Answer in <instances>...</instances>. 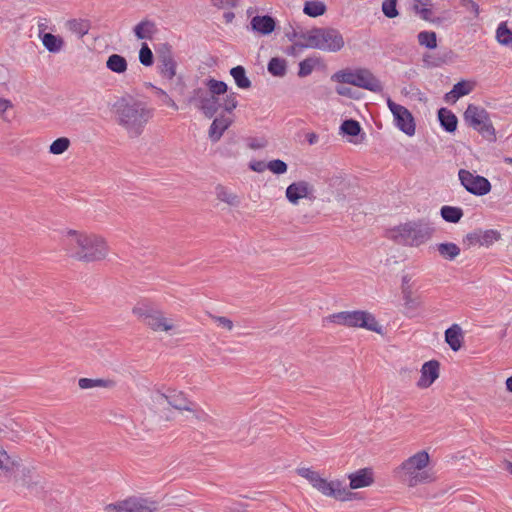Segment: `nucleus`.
<instances>
[{
    "instance_id": "f257e3e1",
    "label": "nucleus",
    "mask_w": 512,
    "mask_h": 512,
    "mask_svg": "<svg viewBox=\"0 0 512 512\" xmlns=\"http://www.w3.org/2000/svg\"><path fill=\"white\" fill-rule=\"evenodd\" d=\"M298 475L305 478L313 488L321 494L332 497L340 501H349L352 499L353 493L350 489H359L370 486L373 479V472L370 468H363L348 475L350 481L349 488L344 485L343 481L331 480L323 478L317 471L311 468H298Z\"/></svg>"
},
{
    "instance_id": "f03ea898",
    "label": "nucleus",
    "mask_w": 512,
    "mask_h": 512,
    "mask_svg": "<svg viewBox=\"0 0 512 512\" xmlns=\"http://www.w3.org/2000/svg\"><path fill=\"white\" fill-rule=\"evenodd\" d=\"M63 243L67 253L77 260L97 261L107 254L104 239L96 234L69 230L63 237Z\"/></svg>"
},
{
    "instance_id": "7ed1b4c3",
    "label": "nucleus",
    "mask_w": 512,
    "mask_h": 512,
    "mask_svg": "<svg viewBox=\"0 0 512 512\" xmlns=\"http://www.w3.org/2000/svg\"><path fill=\"white\" fill-rule=\"evenodd\" d=\"M291 43L284 48L288 55L296 56L305 48H314L326 52H337L345 42L341 34H287Z\"/></svg>"
},
{
    "instance_id": "20e7f679",
    "label": "nucleus",
    "mask_w": 512,
    "mask_h": 512,
    "mask_svg": "<svg viewBox=\"0 0 512 512\" xmlns=\"http://www.w3.org/2000/svg\"><path fill=\"white\" fill-rule=\"evenodd\" d=\"M429 461V454L425 450L419 451L394 470L395 476L409 487L429 483L434 479L433 474L426 469Z\"/></svg>"
},
{
    "instance_id": "39448f33",
    "label": "nucleus",
    "mask_w": 512,
    "mask_h": 512,
    "mask_svg": "<svg viewBox=\"0 0 512 512\" xmlns=\"http://www.w3.org/2000/svg\"><path fill=\"white\" fill-rule=\"evenodd\" d=\"M152 117V110L142 102H125L117 106V121L130 137L139 136Z\"/></svg>"
},
{
    "instance_id": "423d86ee",
    "label": "nucleus",
    "mask_w": 512,
    "mask_h": 512,
    "mask_svg": "<svg viewBox=\"0 0 512 512\" xmlns=\"http://www.w3.org/2000/svg\"><path fill=\"white\" fill-rule=\"evenodd\" d=\"M433 234V228L426 222H407L392 230V238L399 244L419 246L428 241Z\"/></svg>"
},
{
    "instance_id": "0eeeda50",
    "label": "nucleus",
    "mask_w": 512,
    "mask_h": 512,
    "mask_svg": "<svg viewBox=\"0 0 512 512\" xmlns=\"http://www.w3.org/2000/svg\"><path fill=\"white\" fill-rule=\"evenodd\" d=\"M335 324L347 327L365 328L369 331L380 332L381 327L375 317L367 311H342L329 316Z\"/></svg>"
},
{
    "instance_id": "6e6552de",
    "label": "nucleus",
    "mask_w": 512,
    "mask_h": 512,
    "mask_svg": "<svg viewBox=\"0 0 512 512\" xmlns=\"http://www.w3.org/2000/svg\"><path fill=\"white\" fill-rule=\"evenodd\" d=\"M464 119L470 127L477 130L483 137L488 140L495 139V129L488 112L484 108L469 104L464 112Z\"/></svg>"
},
{
    "instance_id": "1a4fd4ad",
    "label": "nucleus",
    "mask_w": 512,
    "mask_h": 512,
    "mask_svg": "<svg viewBox=\"0 0 512 512\" xmlns=\"http://www.w3.org/2000/svg\"><path fill=\"white\" fill-rule=\"evenodd\" d=\"M152 399L156 404L159 405H164L167 403L175 409L193 412L195 413V416L201 420H206L208 417L205 412L198 410L196 405L189 401L183 392L180 391L168 390L167 393H161L158 391L153 393Z\"/></svg>"
},
{
    "instance_id": "9d476101",
    "label": "nucleus",
    "mask_w": 512,
    "mask_h": 512,
    "mask_svg": "<svg viewBox=\"0 0 512 512\" xmlns=\"http://www.w3.org/2000/svg\"><path fill=\"white\" fill-rule=\"evenodd\" d=\"M387 106L392 113L394 125L404 134L411 137L415 135L416 123L412 113L404 106L387 98Z\"/></svg>"
},
{
    "instance_id": "9b49d317",
    "label": "nucleus",
    "mask_w": 512,
    "mask_h": 512,
    "mask_svg": "<svg viewBox=\"0 0 512 512\" xmlns=\"http://www.w3.org/2000/svg\"><path fill=\"white\" fill-rule=\"evenodd\" d=\"M106 512H155L158 510V503L148 498L130 497L115 504H109Z\"/></svg>"
},
{
    "instance_id": "f8f14e48",
    "label": "nucleus",
    "mask_w": 512,
    "mask_h": 512,
    "mask_svg": "<svg viewBox=\"0 0 512 512\" xmlns=\"http://www.w3.org/2000/svg\"><path fill=\"white\" fill-rule=\"evenodd\" d=\"M458 178L461 185L471 194L484 196L491 190L489 180L466 169L458 171Z\"/></svg>"
},
{
    "instance_id": "ddd939ff",
    "label": "nucleus",
    "mask_w": 512,
    "mask_h": 512,
    "mask_svg": "<svg viewBox=\"0 0 512 512\" xmlns=\"http://www.w3.org/2000/svg\"><path fill=\"white\" fill-rule=\"evenodd\" d=\"M285 196L291 204L297 205L301 199L314 200L315 188L308 181H296L286 188Z\"/></svg>"
},
{
    "instance_id": "4468645a",
    "label": "nucleus",
    "mask_w": 512,
    "mask_h": 512,
    "mask_svg": "<svg viewBox=\"0 0 512 512\" xmlns=\"http://www.w3.org/2000/svg\"><path fill=\"white\" fill-rule=\"evenodd\" d=\"M197 108H199L206 117H213L221 107L220 98L214 96L206 90L199 89L195 91L193 98Z\"/></svg>"
},
{
    "instance_id": "2eb2a0df",
    "label": "nucleus",
    "mask_w": 512,
    "mask_h": 512,
    "mask_svg": "<svg viewBox=\"0 0 512 512\" xmlns=\"http://www.w3.org/2000/svg\"><path fill=\"white\" fill-rule=\"evenodd\" d=\"M354 86L371 92L383 90L381 81L370 70L364 68H357Z\"/></svg>"
},
{
    "instance_id": "dca6fc26",
    "label": "nucleus",
    "mask_w": 512,
    "mask_h": 512,
    "mask_svg": "<svg viewBox=\"0 0 512 512\" xmlns=\"http://www.w3.org/2000/svg\"><path fill=\"white\" fill-rule=\"evenodd\" d=\"M420 372L421 376L417 386L421 389L428 388L439 377V363L435 360L425 362Z\"/></svg>"
},
{
    "instance_id": "f3484780",
    "label": "nucleus",
    "mask_w": 512,
    "mask_h": 512,
    "mask_svg": "<svg viewBox=\"0 0 512 512\" xmlns=\"http://www.w3.org/2000/svg\"><path fill=\"white\" fill-rule=\"evenodd\" d=\"M165 50L160 51L158 55V67L160 74L171 80L176 75V62L167 47Z\"/></svg>"
},
{
    "instance_id": "a211bd4d",
    "label": "nucleus",
    "mask_w": 512,
    "mask_h": 512,
    "mask_svg": "<svg viewBox=\"0 0 512 512\" xmlns=\"http://www.w3.org/2000/svg\"><path fill=\"white\" fill-rule=\"evenodd\" d=\"M144 323L154 331L168 332L175 327L173 320L164 317L162 312L158 310H155L151 315H148L147 320Z\"/></svg>"
},
{
    "instance_id": "6ab92c4d",
    "label": "nucleus",
    "mask_w": 512,
    "mask_h": 512,
    "mask_svg": "<svg viewBox=\"0 0 512 512\" xmlns=\"http://www.w3.org/2000/svg\"><path fill=\"white\" fill-rule=\"evenodd\" d=\"M445 341L453 351L461 349L464 341V333L458 324H453L445 331Z\"/></svg>"
},
{
    "instance_id": "aec40b11",
    "label": "nucleus",
    "mask_w": 512,
    "mask_h": 512,
    "mask_svg": "<svg viewBox=\"0 0 512 512\" xmlns=\"http://www.w3.org/2000/svg\"><path fill=\"white\" fill-rule=\"evenodd\" d=\"M474 89V83L470 81H460L456 83L452 90L445 95L447 102H456L460 97L468 95Z\"/></svg>"
},
{
    "instance_id": "412c9836",
    "label": "nucleus",
    "mask_w": 512,
    "mask_h": 512,
    "mask_svg": "<svg viewBox=\"0 0 512 512\" xmlns=\"http://www.w3.org/2000/svg\"><path fill=\"white\" fill-rule=\"evenodd\" d=\"M231 125V120L227 117L220 116L215 118L209 129V137L211 141L217 142L222 137L223 133Z\"/></svg>"
},
{
    "instance_id": "4be33fe9",
    "label": "nucleus",
    "mask_w": 512,
    "mask_h": 512,
    "mask_svg": "<svg viewBox=\"0 0 512 512\" xmlns=\"http://www.w3.org/2000/svg\"><path fill=\"white\" fill-rule=\"evenodd\" d=\"M251 28L254 32H274L275 20L269 16H255L251 20Z\"/></svg>"
},
{
    "instance_id": "5701e85b",
    "label": "nucleus",
    "mask_w": 512,
    "mask_h": 512,
    "mask_svg": "<svg viewBox=\"0 0 512 512\" xmlns=\"http://www.w3.org/2000/svg\"><path fill=\"white\" fill-rule=\"evenodd\" d=\"M44 47L51 53H58L64 46V40L58 34H38Z\"/></svg>"
},
{
    "instance_id": "b1692460",
    "label": "nucleus",
    "mask_w": 512,
    "mask_h": 512,
    "mask_svg": "<svg viewBox=\"0 0 512 512\" xmlns=\"http://www.w3.org/2000/svg\"><path fill=\"white\" fill-rule=\"evenodd\" d=\"M438 118L441 126L447 132H454L457 128V117L448 109L441 108L438 111Z\"/></svg>"
},
{
    "instance_id": "393cba45",
    "label": "nucleus",
    "mask_w": 512,
    "mask_h": 512,
    "mask_svg": "<svg viewBox=\"0 0 512 512\" xmlns=\"http://www.w3.org/2000/svg\"><path fill=\"white\" fill-rule=\"evenodd\" d=\"M106 67L114 73L122 74L126 72L128 64L123 56L119 54H112L106 61Z\"/></svg>"
},
{
    "instance_id": "a878e982",
    "label": "nucleus",
    "mask_w": 512,
    "mask_h": 512,
    "mask_svg": "<svg viewBox=\"0 0 512 512\" xmlns=\"http://www.w3.org/2000/svg\"><path fill=\"white\" fill-rule=\"evenodd\" d=\"M215 194L218 200L230 206H238L240 204L239 197L225 186L218 185L215 188Z\"/></svg>"
},
{
    "instance_id": "bb28decb",
    "label": "nucleus",
    "mask_w": 512,
    "mask_h": 512,
    "mask_svg": "<svg viewBox=\"0 0 512 512\" xmlns=\"http://www.w3.org/2000/svg\"><path fill=\"white\" fill-rule=\"evenodd\" d=\"M267 70L275 77H284L287 73V62L283 58L273 57L268 63Z\"/></svg>"
},
{
    "instance_id": "cd10ccee",
    "label": "nucleus",
    "mask_w": 512,
    "mask_h": 512,
    "mask_svg": "<svg viewBox=\"0 0 512 512\" xmlns=\"http://www.w3.org/2000/svg\"><path fill=\"white\" fill-rule=\"evenodd\" d=\"M78 385L81 389H91L96 387L112 388L115 386V382L110 379L80 378Z\"/></svg>"
},
{
    "instance_id": "c85d7f7f",
    "label": "nucleus",
    "mask_w": 512,
    "mask_h": 512,
    "mask_svg": "<svg viewBox=\"0 0 512 512\" xmlns=\"http://www.w3.org/2000/svg\"><path fill=\"white\" fill-rule=\"evenodd\" d=\"M357 69H342L331 76V80L337 83L350 84L354 86Z\"/></svg>"
},
{
    "instance_id": "c756f323",
    "label": "nucleus",
    "mask_w": 512,
    "mask_h": 512,
    "mask_svg": "<svg viewBox=\"0 0 512 512\" xmlns=\"http://www.w3.org/2000/svg\"><path fill=\"white\" fill-rule=\"evenodd\" d=\"M230 74L239 88L248 89L251 87V81L246 76L245 69L242 66L232 68Z\"/></svg>"
},
{
    "instance_id": "7c9ffc66",
    "label": "nucleus",
    "mask_w": 512,
    "mask_h": 512,
    "mask_svg": "<svg viewBox=\"0 0 512 512\" xmlns=\"http://www.w3.org/2000/svg\"><path fill=\"white\" fill-rule=\"evenodd\" d=\"M442 218L450 223H457L463 216V211L459 207L443 206L440 210Z\"/></svg>"
},
{
    "instance_id": "2f4dec72",
    "label": "nucleus",
    "mask_w": 512,
    "mask_h": 512,
    "mask_svg": "<svg viewBox=\"0 0 512 512\" xmlns=\"http://www.w3.org/2000/svg\"><path fill=\"white\" fill-rule=\"evenodd\" d=\"M326 5L322 1H307L303 12L310 17H318L325 13Z\"/></svg>"
},
{
    "instance_id": "473e14b6",
    "label": "nucleus",
    "mask_w": 512,
    "mask_h": 512,
    "mask_svg": "<svg viewBox=\"0 0 512 512\" xmlns=\"http://www.w3.org/2000/svg\"><path fill=\"white\" fill-rule=\"evenodd\" d=\"M437 250L448 260H453L460 254V248L455 243H440L437 245Z\"/></svg>"
},
{
    "instance_id": "72a5a7b5",
    "label": "nucleus",
    "mask_w": 512,
    "mask_h": 512,
    "mask_svg": "<svg viewBox=\"0 0 512 512\" xmlns=\"http://www.w3.org/2000/svg\"><path fill=\"white\" fill-rule=\"evenodd\" d=\"M155 309L153 306L146 301L138 302L132 309L135 316L141 319L143 322L147 320L148 315H151Z\"/></svg>"
},
{
    "instance_id": "f704fd0d",
    "label": "nucleus",
    "mask_w": 512,
    "mask_h": 512,
    "mask_svg": "<svg viewBox=\"0 0 512 512\" xmlns=\"http://www.w3.org/2000/svg\"><path fill=\"white\" fill-rule=\"evenodd\" d=\"M65 28L70 32H89V30L92 29V26L89 20L73 19L65 23Z\"/></svg>"
},
{
    "instance_id": "c9c22d12",
    "label": "nucleus",
    "mask_w": 512,
    "mask_h": 512,
    "mask_svg": "<svg viewBox=\"0 0 512 512\" xmlns=\"http://www.w3.org/2000/svg\"><path fill=\"white\" fill-rule=\"evenodd\" d=\"M500 233L497 230L489 229L480 233L478 243L481 246L489 247L500 239Z\"/></svg>"
},
{
    "instance_id": "e433bc0d",
    "label": "nucleus",
    "mask_w": 512,
    "mask_h": 512,
    "mask_svg": "<svg viewBox=\"0 0 512 512\" xmlns=\"http://www.w3.org/2000/svg\"><path fill=\"white\" fill-rule=\"evenodd\" d=\"M207 90L206 92L213 94L216 97H220L221 95L227 92V84L223 81H218L215 79H209L207 81Z\"/></svg>"
},
{
    "instance_id": "4c0bfd02",
    "label": "nucleus",
    "mask_w": 512,
    "mask_h": 512,
    "mask_svg": "<svg viewBox=\"0 0 512 512\" xmlns=\"http://www.w3.org/2000/svg\"><path fill=\"white\" fill-rule=\"evenodd\" d=\"M69 146L70 140L66 137H60L51 143L49 152L54 155H60L67 151Z\"/></svg>"
},
{
    "instance_id": "58836bf2",
    "label": "nucleus",
    "mask_w": 512,
    "mask_h": 512,
    "mask_svg": "<svg viewBox=\"0 0 512 512\" xmlns=\"http://www.w3.org/2000/svg\"><path fill=\"white\" fill-rule=\"evenodd\" d=\"M318 61L313 58H306L299 63L298 76L303 78L309 76L314 68L316 67Z\"/></svg>"
},
{
    "instance_id": "ea45409f",
    "label": "nucleus",
    "mask_w": 512,
    "mask_h": 512,
    "mask_svg": "<svg viewBox=\"0 0 512 512\" xmlns=\"http://www.w3.org/2000/svg\"><path fill=\"white\" fill-rule=\"evenodd\" d=\"M340 130L343 134L356 136L360 133L361 127L358 121L350 119L341 124Z\"/></svg>"
},
{
    "instance_id": "a19ab883",
    "label": "nucleus",
    "mask_w": 512,
    "mask_h": 512,
    "mask_svg": "<svg viewBox=\"0 0 512 512\" xmlns=\"http://www.w3.org/2000/svg\"><path fill=\"white\" fill-rule=\"evenodd\" d=\"M413 10L415 14L418 15L421 19L426 21H433L432 10L428 8L425 4L421 3L419 0H415Z\"/></svg>"
},
{
    "instance_id": "79ce46f5",
    "label": "nucleus",
    "mask_w": 512,
    "mask_h": 512,
    "mask_svg": "<svg viewBox=\"0 0 512 512\" xmlns=\"http://www.w3.org/2000/svg\"><path fill=\"white\" fill-rule=\"evenodd\" d=\"M15 461L0 446V471L8 472L15 466Z\"/></svg>"
},
{
    "instance_id": "37998d69",
    "label": "nucleus",
    "mask_w": 512,
    "mask_h": 512,
    "mask_svg": "<svg viewBox=\"0 0 512 512\" xmlns=\"http://www.w3.org/2000/svg\"><path fill=\"white\" fill-rule=\"evenodd\" d=\"M139 61L142 65L149 67L153 64V53L147 44H143L139 51Z\"/></svg>"
},
{
    "instance_id": "c03bdc74",
    "label": "nucleus",
    "mask_w": 512,
    "mask_h": 512,
    "mask_svg": "<svg viewBox=\"0 0 512 512\" xmlns=\"http://www.w3.org/2000/svg\"><path fill=\"white\" fill-rule=\"evenodd\" d=\"M242 0H211L212 6L217 9L229 10L240 6Z\"/></svg>"
},
{
    "instance_id": "a18cd8bd",
    "label": "nucleus",
    "mask_w": 512,
    "mask_h": 512,
    "mask_svg": "<svg viewBox=\"0 0 512 512\" xmlns=\"http://www.w3.org/2000/svg\"><path fill=\"white\" fill-rule=\"evenodd\" d=\"M267 169H269L274 174L280 175L287 172L288 166L284 161L275 159L267 163Z\"/></svg>"
},
{
    "instance_id": "49530a36",
    "label": "nucleus",
    "mask_w": 512,
    "mask_h": 512,
    "mask_svg": "<svg viewBox=\"0 0 512 512\" xmlns=\"http://www.w3.org/2000/svg\"><path fill=\"white\" fill-rule=\"evenodd\" d=\"M238 105L237 101V94L235 92L228 93L224 99L221 106L224 108L225 111L231 112L234 110Z\"/></svg>"
},
{
    "instance_id": "de8ad7c7",
    "label": "nucleus",
    "mask_w": 512,
    "mask_h": 512,
    "mask_svg": "<svg viewBox=\"0 0 512 512\" xmlns=\"http://www.w3.org/2000/svg\"><path fill=\"white\" fill-rule=\"evenodd\" d=\"M420 45L433 49L437 46L436 34H418Z\"/></svg>"
},
{
    "instance_id": "09e8293b",
    "label": "nucleus",
    "mask_w": 512,
    "mask_h": 512,
    "mask_svg": "<svg viewBox=\"0 0 512 512\" xmlns=\"http://www.w3.org/2000/svg\"><path fill=\"white\" fill-rule=\"evenodd\" d=\"M397 0H384L382 11L388 18H393L398 14L396 9Z\"/></svg>"
},
{
    "instance_id": "8fccbe9b",
    "label": "nucleus",
    "mask_w": 512,
    "mask_h": 512,
    "mask_svg": "<svg viewBox=\"0 0 512 512\" xmlns=\"http://www.w3.org/2000/svg\"><path fill=\"white\" fill-rule=\"evenodd\" d=\"M211 319L217 324L218 327L231 331L234 327L232 320L223 316L211 315Z\"/></svg>"
},
{
    "instance_id": "3c124183",
    "label": "nucleus",
    "mask_w": 512,
    "mask_h": 512,
    "mask_svg": "<svg viewBox=\"0 0 512 512\" xmlns=\"http://www.w3.org/2000/svg\"><path fill=\"white\" fill-rule=\"evenodd\" d=\"M12 102L6 98H0V118L5 122H10L7 111L12 108Z\"/></svg>"
},
{
    "instance_id": "603ef678",
    "label": "nucleus",
    "mask_w": 512,
    "mask_h": 512,
    "mask_svg": "<svg viewBox=\"0 0 512 512\" xmlns=\"http://www.w3.org/2000/svg\"><path fill=\"white\" fill-rule=\"evenodd\" d=\"M461 6L475 16L479 14V5L473 0H461Z\"/></svg>"
},
{
    "instance_id": "864d4df0",
    "label": "nucleus",
    "mask_w": 512,
    "mask_h": 512,
    "mask_svg": "<svg viewBox=\"0 0 512 512\" xmlns=\"http://www.w3.org/2000/svg\"><path fill=\"white\" fill-rule=\"evenodd\" d=\"M154 24L150 21H141L134 28L133 32H152Z\"/></svg>"
},
{
    "instance_id": "5fc2aeb1",
    "label": "nucleus",
    "mask_w": 512,
    "mask_h": 512,
    "mask_svg": "<svg viewBox=\"0 0 512 512\" xmlns=\"http://www.w3.org/2000/svg\"><path fill=\"white\" fill-rule=\"evenodd\" d=\"M402 296L404 303L407 307H413L414 306V299H413V293L412 288L408 289L407 287L405 289H402Z\"/></svg>"
},
{
    "instance_id": "6e6d98bb",
    "label": "nucleus",
    "mask_w": 512,
    "mask_h": 512,
    "mask_svg": "<svg viewBox=\"0 0 512 512\" xmlns=\"http://www.w3.org/2000/svg\"><path fill=\"white\" fill-rule=\"evenodd\" d=\"M496 39L501 45L512 49V34H496Z\"/></svg>"
},
{
    "instance_id": "4d7b16f0",
    "label": "nucleus",
    "mask_w": 512,
    "mask_h": 512,
    "mask_svg": "<svg viewBox=\"0 0 512 512\" xmlns=\"http://www.w3.org/2000/svg\"><path fill=\"white\" fill-rule=\"evenodd\" d=\"M49 23H50L49 20L46 18L37 19L38 32H45V30H47V29L54 30L55 27H50Z\"/></svg>"
},
{
    "instance_id": "13d9d810",
    "label": "nucleus",
    "mask_w": 512,
    "mask_h": 512,
    "mask_svg": "<svg viewBox=\"0 0 512 512\" xmlns=\"http://www.w3.org/2000/svg\"><path fill=\"white\" fill-rule=\"evenodd\" d=\"M249 167L255 172H263L267 169V164L263 161H252L250 162Z\"/></svg>"
},
{
    "instance_id": "bf43d9fd",
    "label": "nucleus",
    "mask_w": 512,
    "mask_h": 512,
    "mask_svg": "<svg viewBox=\"0 0 512 512\" xmlns=\"http://www.w3.org/2000/svg\"><path fill=\"white\" fill-rule=\"evenodd\" d=\"M411 280H412L411 275H409V274H404V275L402 276V279H401V281H402V283H401V290H402V289H405L406 287H407L408 289H411V288H412V286H411V284H410Z\"/></svg>"
},
{
    "instance_id": "052dcab7",
    "label": "nucleus",
    "mask_w": 512,
    "mask_h": 512,
    "mask_svg": "<svg viewBox=\"0 0 512 512\" xmlns=\"http://www.w3.org/2000/svg\"><path fill=\"white\" fill-rule=\"evenodd\" d=\"M159 93L161 94V96L163 97V101L168 105V106H171L173 108H177L175 102L162 90H159Z\"/></svg>"
},
{
    "instance_id": "680f3d73",
    "label": "nucleus",
    "mask_w": 512,
    "mask_h": 512,
    "mask_svg": "<svg viewBox=\"0 0 512 512\" xmlns=\"http://www.w3.org/2000/svg\"><path fill=\"white\" fill-rule=\"evenodd\" d=\"M336 92L341 96H351V89L346 86H339L336 88Z\"/></svg>"
},
{
    "instance_id": "e2e57ef3",
    "label": "nucleus",
    "mask_w": 512,
    "mask_h": 512,
    "mask_svg": "<svg viewBox=\"0 0 512 512\" xmlns=\"http://www.w3.org/2000/svg\"><path fill=\"white\" fill-rule=\"evenodd\" d=\"M306 139L310 145H314L318 142V135L314 132L308 133Z\"/></svg>"
},
{
    "instance_id": "0e129e2a",
    "label": "nucleus",
    "mask_w": 512,
    "mask_h": 512,
    "mask_svg": "<svg viewBox=\"0 0 512 512\" xmlns=\"http://www.w3.org/2000/svg\"><path fill=\"white\" fill-rule=\"evenodd\" d=\"M235 18V13L231 11H226L223 13V20L225 23H231Z\"/></svg>"
},
{
    "instance_id": "69168bd1",
    "label": "nucleus",
    "mask_w": 512,
    "mask_h": 512,
    "mask_svg": "<svg viewBox=\"0 0 512 512\" xmlns=\"http://www.w3.org/2000/svg\"><path fill=\"white\" fill-rule=\"evenodd\" d=\"M495 32H512V31L508 28L507 22H501L498 25V27H497Z\"/></svg>"
},
{
    "instance_id": "338daca9",
    "label": "nucleus",
    "mask_w": 512,
    "mask_h": 512,
    "mask_svg": "<svg viewBox=\"0 0 512 512\" xmlns=\"http://www.w3.org/2000/svg\"><path fill=\"white\" fill-rule=\"evenodd\" d=\"M249 147L251 149H260L264 147V143L258 142L257 140H253L250 142Z\"/></svg>"
},
{
    "instance_id": "774afa93",
    "label": "nucleus",
    "mask_w": 512,
    "mask_h": 512,
    "mask_svg": "<svg viewBox=\"0 0 512 512\" xmlns=\"http://www.w3.org/2000/svg\"><path fill=\"white\" fill-rule=\"evenodd\" d=\"M506 388L509 392H512V376L506 380Z\"/></svg>"
}]
</instances>
